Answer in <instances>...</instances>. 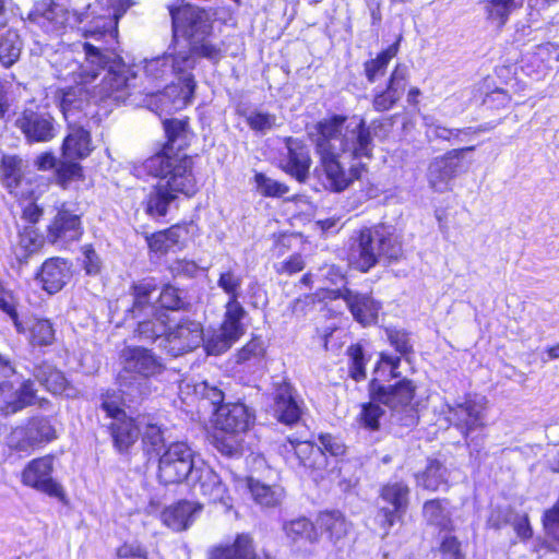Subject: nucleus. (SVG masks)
Segmentation results:
<instances>
[{"instance_id":"obj_1","label":"nucleus","mask_w":559,"mask_h":559,"mask_svg":"<svg viewBox=\"0 0 559 559\" xmlns=\"http://www.w3.org/2000/svg\"><path fill=\"white\" fill-rule=\"evenodd\" d=\"M312 135L324 175V185L334 192L346 190L365 170L364 159L372 157L369 127L360 117L334 115L319 121Z\"/></svg>"},{"instance_id":"obj_2","label":"nucleus","mask_w":559,"mask_h":559,"mask_svg":"<svg viewBox=\"0 0 559 559\" xmlns=\"http://www.w3.org/2000/svg\"><path fill=\"white\" fill-rule=\"evenodd\" d=\"M84 62H79L71 53L64 56L66 69L58 70V76L67 79L71 73L78 74L81 82H93L99 70H106L100 83L93 87V98L120 104L126 103L136 92V74L120 56L110 50H103L90 43L82 45Z\"/></svg>"},{"instance_id":"obj_3","label":"nucleus","mask_w":559,"mask_h":559,"mask_svg":"<svg viewBox=\"0 0 559 559\" xmlns=\"http://www.w3.org/2000/svg\"><path fill=\"white\" fill-rule=\"evenodd\" d=\"M144 167L148 174L159 179V185L178 195L191 197L198 190L193 160L180 150L173 152L171 147H164L162 152L147 158Z\"/></svg>"},{"instance_id":"obj_4","label":"nucleus","mask_w":559,"mask_h":559,"mask_svg":"<svg viewBox=\"0 0 559 559\" xmlns=\"http://www.w3.org/2000/svg\"><path fill=\"white\" fill-rule=\"evenodd\" d=\"M402 247L383 225L366 227L353 238L350 262L361 272H368L381 258L396 260Z\"/></svg>"},{"instance_id":"obj_5","label":"nucleus","mask_w":559,"mask_h":559,"mask_svg":"<svg viewBox=\"0 0 559 559\" xmlns=\"http://www.w3.org/2000/svg\"><path fill=\"white\" fill-rule=\"evenodd\" d=\"M122 368L118 374L119 384L124 389H138L145 380L163 373L165 366L151 349L141 346H128L120 355Z\"/></svg>"},{"instance_id":"obj_6","label":"nucleus","mask_w":559,"mask_h":559,"mask_svg":"<svg viewBox=\"0 0 559 559\" xmlns=\"http://www.w3.org/2000/svg\"><path fill=\"white\" fill-rule=\"evenodd\" d=\"M198 466L194 452L186 442H173L159 456L157 477L164 485L180 484L190 479Z\"/></svg>"},{"instance_id":"obj_7","label":"nucleus","mask_w":559,"mask_h":559,"mask_svg":"<svg viewBox=\"0 0 559 559\" xmlns=\"http://www.w3.org/2000/svg\"><path fill=\"white\" fill-rule=\"evenodd\" d=\"M280 451L287 464L304 467L314 480L324 477L329 457L320 447L310 441L287 438L280 447Z\"/></svg>"},{"instance_id":"obj_8","label":"nucleus","mask_w":559,"mask_h":559,"mask_svg":"<svg viewBox=\"0 0 559 559\" xmlns=\"http://www.w3.org/2000/svg\"><path fill=\"white\" fill-rule=\"evenodd\" d=\"M67 53H71L73 56V52L68 50L64 51L60 58L55 61L56 76L59 80H72L75 85L66 88H59L56 92V98L58 99L59 107L63 114L64 119L70 122L71 120H75L76 115L81 114L88 105L90 96L93 97V92L91 93L87 88V85L92 82H81L78 75L81 71L80 69L75 71V74L71 73L67 79L58 76V70L61 68L66 69L67 61H64V56Z\"/></svg>"},{"instance_id":"obj_9","label":"nucleus","mask_w":559,"mask_h":559,"mask_svg":"<svg viewBox=\"0 0 559 559\" xmlns=\"http://www.w3.org/2000/svg\"><path fill=\"white\" fill-rule=\"evenodd\" d=\"M53 456L44 455L31 460L21 473V483L60 501L66 500L62 485L52 477Z\"/></svg>"},{"instance_id":"obj_10","label":"nucleus","mask_w":559,"mask_h":559,"mask_svg":"<svg viewBox=\"0 0 559 559\" xmlns=\"http://www.w3.org/2000/svg\"><path fill=\"white\" fill-rule=\"evenodd\" d=\"M57 438L56 429L47 417H32L23 426L11 430L7 437L10 449L29 452L44 443Z\"/></svg>"},{"instance_id":"obj_11","label":"nucleus","mask_w":559,"mask_h":559,"mask_svg":"<svg viewBox=\"0 0 559 559\" xmlns=\"http://www.w3.org/2000/svg\"><path fill=\"white\" fill-rule=\"evenodd\" d=\"M486 409V397L467 395L463 401L448 405V420L467 439L469 433L485 426Z\"/></svg>"},{"instance_id":"obj_12","label":"nucleus","mask_w":559,"mask_h":559,"mask_svg":"<svg viewBox=\"0 0 559 559\" xmlns=\"http://www.w3.org/2000/svg\"><path fill=\"white\" fill-rule=\"evenodd\" d=\"M168 9L175 37L182 36L192 43L197 38L210 34L211 22L204 10L188 3L179 7L169 5Z\"/></svg>"},{"instance_id":"obj_13","label":"nucleus","mask_w":559,"mask_h":559,"mask_svg":"<svg viewBox=\"0 0 559 559\" xmlns=\"http://www.w3.org/2000/svg\"><path fill=\"white\" fill-rule=\"evenodd\" d=\"M204 341L203 329L200 322L185 319L174 328L167 326V332L159 344L173 357L198 348Z\"/></svg>"},{"instance_id":"obj_14","label":"nucleus","mask_w":559,"mask_h":559,"mask_svg":"<svg viewBox=\"0 0 559 559\" xmlns=\"http://www.w3.org/2000/svg\"><path fill=\"white\" fill-rule=\"evenodd\" d=\"M380 497L383 501L392 506V509L380 508L376 520L383 530V536H386L391 527L399 521H402L409 502V488L403 481H394L384 485Z\"/></svg>"},{"instance_id":"obj_15","label":"nucleus","mask_w":559,"mask_h":559,"mask_svg":"<svg viewBox=\"0 0 559 559\" xmlns=\"http://www.w3.org/2000/svg\"><path fill=\"white\" fill-rule=\"evenodd\" d=\"M194 68V59L187 51L166 52L163 56L144 60L143 71L152 83L171 75L179 76Z\"/></svg>"},{"instance_id":"obj_16","label":"nucleus","mask_w":559,"mask_h":559,"mask_svg":"<svg viewBox=\"0 0 559 559\" xmlns=\"http://www.w3.org/2000/svg\"><path fill=\"white\" fill-rule=\"evenodd\" d=\"M49 401L37 397L32 380H24L17 386L10 381L0 383V409L5 415L15 414L31 405L45 408Z\"/></svg>"},{"instance_id":"obj_17","label":"nucleus","mask_w":559,"mask_h":559,"mask_svg":"<svg viewBox=\"0 0 559 559\" xmlns=\"http://www.w3.org/2000/svg\"><path fill=\"white\" fill-rule=\"evenodd\" d=\"M475 146L451 150L443 156L436 157L428 167V182L431 189L437 192H444L450 189V182L455 177L462 153L474 151Z\"/></svg>"},{"instance_id":"obj_18","label":"nucleus","mask_w":559,"mask_h":559,"mask_svg":"<svg viewBox=\"0 0 559 559\" xmlns=\"http://www.w3.org/2000/svg\"><path fill=\"white\" fill-rule=\"evenodd\" d=\"M189 481L194 495L202 496L209 502H221L226 507L229 506L226 486L209 465L201 463Z\"/></svg>"},{"instance_id":"obj_19","label":"nucleus","mask_w":559,"mask_h":559,"mask_svg":"<svg viewBox=\"0 0 559 559\" xmlns=\"http://www.w3.org/2000/svg\"><path fill=\"white\" fill-rule=\"evenodd\" d=\"M252 415L241 403L219 405L214 412V425L217 429L231 435L246 432L251 424Z\"/></svg>"},{"instance_id":"obj_20","label":"nucleus","mask_w":559,"mask_h":559,"mask_svg":"<svg viewBox=\"0 0 559 559\" xmlns=\"http://www.w3.org/2000/svg\"><path fill=\"white\" fill-rule=\"evenodd\" d=\"M336 298H342L354 319L362 325H369L377 321L381 305L370 295L362 294L344 287L335 292Z\"/></svg>"},{"instance_id":"obj_21","label":"nucleus","mask_w":559,"mask_h":559,"mask_svg":"<svg viewBox=\"0 0 559 559\" xmlns=\"http://www.w3.org/2000/svg\"><path fill=\"white\" fill-rule=\"evenodd\" d=\"M178 80V84L171 83L158 95L163 110H181L191 103L195 90L193 75L187 71L180 74Z\"/></svg>"},{"instance_id":"obj_22","label":"nucleus","mask_w":559,"mask_h":559,"mask_svg":"<svg viewBox=\"0 0 559 559\" xmlns=\"http://www.w3.org/2000/svg\"><path fill=\"white\" fill-rule=\"evenodd\" d=\"M16 126L28 141L48 142L56 135L55 120L49 114L25 110Z\"/></svg>"},{"instance_id":"obj_23","label":"nucleus","mask_w":559,"mask_h":559,"mask_svg":"<svg viewBox=\"0 0 559 559\" xmlns=\"http://www.w3.org/2000/svg\"><path fill=\"white\" fill-rule=\"evenodd\" d=\"M408 81V68L397 64L390 75L385 90L377 92L372 106L377 111L390 110L403 96Z\"/></svg>"},{"instance_id":"obj_24","label":"nucleus","mask_w":559,"mask_h":559,"mask_svg":"<svg viewBox=\"0 0 559 559\" xmlns=\"http://www.w3.org/2000/svg\"><path fill=\"white\" fill-rule=\"evenodd\" d=\"M203 504L180 500L167 507L160 514L162 522L175 532L186 531L202 511Z\"/></svg>"},{"instance_id":"obj_25","label":"nucleus","mask_w":559,"mask_h":559,"mask_svg":"<svg viewBox=\"0 0 559 559\" xmlns=\"http://www.w3.org/2000/svg\"><path fill=\"white\" fill-rule=\"evenodd\" d=\"M70 17V13L61 5L46 1L37 3L34 10L28 13V20L47 32L60 31L66 27Z\"/></svg>"},{"instance_id":"obj_26","label":"nucleus","mask_w":559,"mask_h":559,"mask_svg":"<svg viewBox=\"0 0 559 559\" xmlns=\"http://www.w3.org/2000/svg\"><path fill=\"white\" fill-rule=\"evenodd\" d=\"M415 386L408 380H402L395 385L380 386L374 393V400L386 405L391 412L412 405Z\"/></svg>"},{"instance_id":"obj_27","label":"nucleus","mask_w":559,"mask_h":559,"mask_svg":"<svg viewBox=\"0 0 559 559\" xmlns=\"http://www.w3.org/2000/svg\"><path fill=\"white\" fill-rule=\"evenodd\" d=\"M294 390L290 384H280L274 395L273 412L276 419L285 425H294L300 419L301 409L294 397Z\"/></svg>"},{"instance_id":"obj_28","label":"nucleus","mask_w":559,"mask_h":559,"mask_svg":"<svg viewBox=\"0 0 559 559\" xmlns=\"http://www.w3.org/2000/svg\"><path fill=\"white\" fill-rule=\"evenodd\" d=\"M81 235L80 217L66 210L57 213L48 230V238L51 242L68 243L78 240Z\"/></svg>"},{"instance_id":"obj_29","label":"nucleus","mask_w":559,"mask_h":559,"mask_svg":"<svg viewBox=\"0 0 559 559\" xmlns=\"http://www.w3.org/2000/svg\"><path fill=\"white\" fill-rule=\"evenodd\" d=\"M286 147L288 154L287 162L284 167L285 170L297 180L304 181L309 174L311 164L307 146L297 139L288 138L286 140Z\"/></svg>"},{"instance_id":"obj_30","label":"nucleus","mask_w":559,"mask_h":559,"mask_svg":"<svg viewBox=\"0 0 559 559\" xmlns=\"http://www.w3.org/2000/svg\"><path fill=\"white\" fill-rule=\"evenodd\" d=\"M39 278L46 292L49 294L59 292L70 278L68 263L59 258L47 260L41 266Z\"/></svg>"},{"instance_id":"obj_31","label":"nucleus","mask_w":559,"mask_h":559,"mask_svg":"<svg viewBox=\"0 0 559 559\" xmlns=\"http://www.w3.org/2000/svg\"><path fill=\"white\" fill-rule=\"evenodd\" d=\"M131 295L133 304L130 312L133 318H142V316L152 312L163 311L155 304L152 302L153 295L156 293V284L153 281H140L131 286Z\"/></svg>"},{"instance_id":"obj_32","label":"nucleus","mask_w":559,"mask_h":559,"mask_svg":"<svg viewBox=\"0 0 559 559\" xmlns=\"http://www.w3.org/2000/svg\"><path fill=\"white\" fill-rule=\"evenodd\" d=\"M209 559H259L252 539L249 535L240 534L233 544L218 545L209 552Z\"/></svg>"},{"instance_id":"obj_33","label":"nucleus","mask_w":559,"mask_h":559,"mask_svg":"<svg viewBox=\"0 0 559 559\" xmlns=\"http://www.w3.org/2000/svg\"><path fill=\"white\" fill-rule=\"evenodd\" d=\"M138 319L135 335L141 341L155 342L164 338L167 332L169 316L166 311L152 312Z\"/></svg>"},{"instance_id":"obj_34","label":"nucleus","mask_w":559,"mask_h":559,"mask_svg":"<svg viewBox=\"0 0 559 559\" xmlns=\"http://www.w3.org/2000/svg\"><path fill=\"white\" fill-rule=\"evenodd\" d=\"M70 131L62 145L64 157L69 159H82L93 151L91 134L82 127L70 124Z\"/></svg>"},{"instance_id":"obj_35","label":"nucleus","mask_w":559,"mask_h":559,"mask_svg":"<svg viewBox=\"0 0 559 559\" xmlns=\"http://www.w3.org/2000/svg\"><path fill=\"white\" fill-rule=\"evenodd\" d=\"M35 378L52 394L75 396V390L68 383L63 373L48 364L39 365L34 370Z\"/></svg>"},{"instance_id":"obj_36","label":"nucleus","mask_w":559,"mask_h":559,"mask_svg":"<svg viewBox=\"0 0 559 559\" xmlns=\"http://www.w3.org/2000/svg\"><path fill=\"white\" fill-rule=\"evenodd\" d=\"M110 431L116 448L122 452L138 440L141 431L140 421L136 424L133 418L122 415L111 421Z\"/></svg>"},{"instance_id":"obj_37","label":"nucleus","mask_w":559,"mask_h":559,"mask_svg":"<svg viewBox=\"0 0 559 559\" xmlns=\"http://www.w3.org/2000/svg\"><path fill=\"white\" fill-rule=\"evenodd\" d=\"M22 40L16 31L0 25V63L4 68L12 67L21 56Z\"/></svg>"},{"instance_id":"obj_38","label":"nucleus","mask_w":559,"mask_h":559,"mask_svg":"<svg viewBox=\"0 0 559 559\" xmlns=\"http://www.w3.org/2000/svg\"><path fill=\"white\" fill-rule=\"evenodd\" d=\"M187 235V230L178 225L171 226L166 230H162L147 237L150 249L157 254H165L169 250L179 247L182 239Z\"/></svg>"},{"instance_id":"obj_39","label":"nucleus","mask_w":559,"mask_h":559,"mask_svg":"<svg viewBox=\"0 0 559 559\" xmlns=\"http://www.w3.org/2000/svg\"><path fill=\"white\" fill-rule=\"evenodd\" d=\"M178 194L157 183L146 200V213L152 217L165 216Z\"/></svg>"},{"instance_id":"obj_40","label":"nucleus","mask_w":559,"mask_h":559,"mask_svg":"<svg viewBox=\"0 0 559 559\" xmlns=\"http://www.w3.org/2000/svg\"><path fill=\"white\" fill-rule=\"evenodd\" d=\"M248 488L254 501L262 507H276L284 497L281 486H269L252 478L248 479Z\"/></svg>"},{"instance_id":"obj_41","label":"nucleus","mask_w":559,"mask_h":559,"mask_svg":"<svg viewBox=\"0 0 559 559\" xmlns=\"http://www.w3.org/2000/svg\"><path fill=\"white\" fill-rule=\"evenodd\" d=\"M483 4L487 20L498 28L503 27L512 12L520 7L515 0H484Z\"/></svg>"},{"instance_id":"obj_42","label":"nucleus","mask_w":559,"mask_h":559,"mask_svg":"<svg viewBox=\"0 0 559 559\" xmlns=\"http://www.w3.org/2000/svg\"><path fill=\"white\" fill-rule=\"evenodd\" d=\"M243 275L237 263L222 267L218 272L217 286L227 295L228 299L238 300L241 296Z\"/></svg>"},{"instance_id":"obj_43","label":"nucleus","mask_w":559,"mask_h":559,"mask_svg":"<svg viewBox=\"0 0 559 559\" xmlns=\"http://www.w3.org/2000/svg\"><path fill=\"white\" fill-rule=\"evenodd\" d=\"M247 311L236 299H227L225 304L224 319L221 326L230 334L240 337L246 329L242 320L246 318Z\"/></svg>"},{"instance_id":"obj_44","label":"nucleus","mask_w":559,"mask_h":559,"mask_svg":"<svg viewBox=\"0 0 559 559\" xmlns=\"http://www.w3.org/2000/svg\"><path fill=\"white\" fill-rule=\"evenodd\" d=\"M318 525L329 534L332 542L342 539L348 532V523L338 511H325L319 514Z\"/></svg>"},{"instance_id":"obj_45","label":"nucleus","mask_w":559,"mask_h":559,"mask_svg":"<svg viewBox=\"0 0 559 559\" xmlns=\"http://www.w3.org/2000/svg\"><path fill=\"white\" fill-rule=\"evenodd\" d=\"M286 536L293 542L301 540L314 544L319 540V534L316 526L306 518L292 520L283 526Z\"/></svg>"},{"instance_id":"obj_46","label":"nucleus","mask_w":559,"mask_h":559,"mask_svg":"<svg viewBox=\"0 0 559 559\" xmlns=\"http://www.w3.org/2000/svg\"><path fill=\"white\" fill-rule=\"evenodd\" d=\"M447 468L437 460H429L426 469L416 476L417 484L428 490H437L447 483Z\"/></svg>"},{"instance_id":"obj_47","label":"nucleus","mask_w":559,"mask_h":559,"mask_svg":"<svg viewBox=\"0 0 559 559\" xmlns=\"http://www.w3.org/2000/svg\"><path fill=\"white\" fill-rule=\"evenodd\" d=\"M445 501L433 499L426 501L423 507V514L427 523L441 530H448L451 524L450 512L444 504Z\"/></svg>"},{"instance_id":"obj_48","label":"nucleus","mask_w":559,"mask_h":559,"mask_svg":"<svg viewBox=\"0 0 559 559\" xmlns=\"http://www.w3.org/2000/svg\"><path fill=\"white\" fill-rule=\"evenodd\" d=\"M181 51L191 53L194 60L195 56H199L206 58L214 63L218 62L224 56L221 46L216 43H213L206 36H201L192 43H189L188 47Z\"/></svg>"},{"instance_id":"obj_49","label":"nucleus","mask_w":559,"mask_h":559,"mask_svg":"<svg viewBox=\"0 0 559 559\" xmlns=\"http://www.w3.org/2000/svg\"><path fill=\"white\" fill-rule=\"evenodd\" d=\"M23 162L17 156H3L1 176L3 185L11 193L20 186L23 178Z\"/></svg>"},{"instance_id":"obj_50","label":"nucleus","mask_w":559,"mask_h":559,"mask_svg":"<svg viewBox=\"0 0 559 559\" xmlns=\"http://www.w3.org/2000/svg\"><path fill=\"white\" fill-rule=\"evenodd\" d=\"M396 52L397 47L392 45L379 53L374 59L365 63V73L370 83L376 82L385 74L388 66Z\"/></svg>"},{"instance_id":"obj_51","label":"nucleus","mask_w":559,"mask_h":559,"mask_svg":"<svg viewBox=\"0 0 559 559\" xmlns=\"http://www.w3.org/2000/svg\"><path fill=\"white\" fill-rule=\"evenodd\" d=\"M239 337L230 334L221 326L211 336L203 341L205 349L210 355H219L231 347Z\"/></svg>"},{"instance_id":"obj_52","label":"nucleus","mask_w":559,"mask_h":559,"mask_svg":"<svg viewBox=\"0 0 559 559\" xmlns=\"http://www.w3.org/2000/svg\"><path fill=\"white\" fill-rule=\"evenodd\" d=\"M390 421L395 429V433L403 435L404 431L413 429L418 424L417 409L414 406H409L391 412Z\"/></svg>"},{"instance_id":"obj_53","label":"nucleus","mask_w":559,"mask_h":559,"mask_svg":"<svg viewBox=\"0 0 559 559\" xmlns=\"http://www.w3.org/2000/svg\"><path fill=\"white\" fill-rule=\"evenodd\" d=\"M41 246V239L33 228H25L19 235V241L15 247L17 259H26Z\"/></svg>"},{"instance_id":"obj_54","label":"nucleus","mask_w":559,"mask_h":559,"mask_svg":"<svg viewBox=\"0 0 559 559\" xmlns=\"http://www.w3.org/2000/svg\"><path fill=\"white\" fill-rule=\"evenodd\" d=\"M55 340V330L49 320L36 319L31 326V342L33 345L47 346Z\"/></svg>"},{"instance_id":"obj_55","label":"nucleus","mask_w":559,"mask_h":559,"mask_svg":"<svg viewBox=\"0 0 559 559\" xmlns=\"http://www.w3.org/2000/svg\"><path fill=\"white\" fill-rule=\"evenodd\" d=\"M186 126L187 123L181 120H167L164 122L165 132L167 135V143L164 147H171L173 152L177 145V150L181 151L182 144L186 141Z\"/></svg>"},{"instance_id":"obj_56","label":"nucleus","mask_w":559,"mask_h":559,"mask_svg":"<svg viewBox=\"0 0 559 559\" xmlns=\"http://www.w3.org/2000/svg\"><path fill=\"white\" fill-rule=\"evenodd\" d=\"M159 309L167 312V310H181L186 308V301L181 292L171 285H166L158 296Z\"/></svg>"},{"instance_id":"obj_57","label":"nucleus","mask_w":559,"mask_h":559,"mask_svg":"<svg viewBox=\"0 0 559 559\" xmlns=\"http://www.w3.org/2000/svg\"><path fill=\"white\" fill-rule=\"evenodd\" d=\"M246 122L253 131L265 133L276 123V116L261 110H252L245 115Z\"/></svg>"},{"instance_id":"obj_58","label":"nucleus","mask_w":559,"mask_h":559,"mask_svg":"<svg viewBox=\"0 0 559 559\" xmlns=\"http://www.w3.org/2000/svg\"><path fill=\"white\" fill-rule=\"evenodd\" d=\"M254 181L257 190L264 197L280 198L288 192V187L286 185L269 178L263 174H255Z\"/></svg>"},{"instance_id":"obj_59","label":"nucleus","mask_w":559,"mask_h":559,"mask_svg":"<svg viewBox=\"0 0 559 559\" xmlns=\"http://www.w3.org/2000/svg\"><path fill=\"white\" fill-rule=\"evenodd\" d=\"M347 355L349 357V376L356 381L364 380L366 378V371L365 356L361 346H349L347 349Z\"/></svg>"},{"instance_id":"obj_60","label":"nucleus","mask_w":559,"mask_h":559,"mask_svg":"<svg viewBox=\"0 0 559 559\" xmlns=\"http://www.w3.org/2000/svg\"><path fill=\"white\" fill-rule=\"evenodd\" d=\"M0 309L9 316V318L12 320V322L19 333H23L25 331L22 323L19 320L15 298L13 297L11 292L5 290L1 285H0Z\"/></svg>"},{"instance_id":"obj_61","label":"nucleus","mask_w":559,"mask_h":559,"mask_svg":"<svg viewBox=\"0 0 559 559\" xmlns=\"http://www.w3.org/2000/svg\"><path fill=\"white\" fill-rule=\"evenodd\" d=\"M140 428L143 429V442L151 444L153 448H158L164 444L163 430L157 424L141 418Z\"/></svg>"},{"instance_id":"obj_62","label":"nucleus","mask_w":559,"mask_h":559,"mask_svg":"<svg viewBox=\"0 0 559 559\" xmlns=\"http://www.w3.org/2000/svg\"><path fill=\"white\" fill-rule=\"evenodd\" d=\"M383 415L384 409L377 402H370L362 406L360 418L366 427L374 430L379 428Z\"/></svg>"},{"instance_id":"obj_63","label":"nucleus","mask_w":559,"mask_h":559,"mask_svg":"<svg viewBox=\"0 0 559 559\" xmlns=\"http://www.w3.org/2000/svg\"><path fill=\"white\" fill-rule=\"evenodd\" d=\"M82 167L78 163H61L57 167V180L60 186L67 188L70 181L81 178Z\"/></svg>"},{"instance_id":"obj_64","label":"nucleus","mask_w":559,"mask_h":559,"mask_svg":"<svg viewBox=\"0 0 559 559\" xmlns=\"http://www.w3.org/2000/svg\"><path fill=\"white\" fill-rule=\"evenodd\" d=\"M194 395L204 401H209L213 406L223 405L224 393L216 386L209 385L207 382H200L193 386Z\"/></svg>"}]
</instances>
